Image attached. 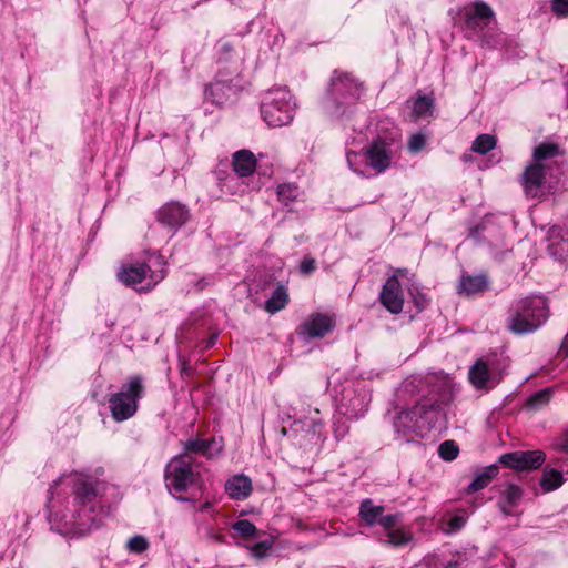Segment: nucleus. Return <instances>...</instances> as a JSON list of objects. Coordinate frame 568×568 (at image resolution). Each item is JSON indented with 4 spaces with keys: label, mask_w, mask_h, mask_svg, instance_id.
<instances>
[{
    "label": "nucleus",
    "mask_w": 568,
    "mask_h": 568,
    "mask_svg": "<svg viewBox=\"0 0 568 568\" xmlns=\"http://www.w3.org/2000/svg\"><path fill=\"white\" fill-rule=\"evenodd\" d=\"M453 379L444 373L409 376L397 389L402 400L414 399L413 407H396L393 427L397 440L412 443L424 438L433 428L443 427L446 414L443 406L450 402Z\"/></svg>",
    "instance_id": "nucleus-1"
},
{
    "label": "nucleus",
    "mask_w": 568,
    "mask_h": 568,
    "mask_svg": "<svg viewBox=\"0 0 568 568\" xmlns=\"http://www.w3.org/2000/svg\"><path fill=\"white\" fill-rule=\"evenodd\" d=\"M371 140L358 149L355 141L347 143L345 159L348 169L365 179L385 173L397 160L400 150L399 130L388 119L369 123Z\"/></svg>",
    "instance_id": "nucleus-2"
},
{
    "label": "nucleus",
    "mask_w": 568,
    "mask_h": 568,
    "mask_svg": "<svg viewBox=\"0 0 568 568\" xmlns=\"http://www.w3.org/2000/svg\"><path fill=\"white\" fill-rule=\"evenodd\" d=\"M559 155L560 150L554 143H541L535 148L532 162L526 166L520 180L526 196L540 199L567 187L566 180L561 182L565 169L557 159Z\"/></svg>",
    "instance_id": "nucleus-3"
},
{
    "label": "nucleus",
    "mask_w": 568,
    "mask_h": 568,
    "mask_svg": "<svg viewBox=\"0 0 568 568\" xmlns=\"http://www.w3.org/2000/svg\"><path fill=\"white\" fill-rule=\"evenodd\" d=\"M335 414L333 433L337 440L344 438L348 432V422L357 420L368 412L372 399V389L363 378H345L339 389L333 387Z\"/></svg>",
    "instance_id": "nucleus-4"
},
{
    "label": "nucleus",
    "mask_w": 568,
    "mask_h": 568,
    "mask_svg": "<svg viewBox=\"0 0 568 568\" xmlns=\"http://www.w3.org/2000/svg\"><path fill=\"white\" fill-rule=\"evenodd\" d=\"M363 95L364 85L357 78L336 70L331 77L323 108L329 116L343 119L354 112Z\"/></svg>",
    "instance_id": "nucleus-5"
},
{
    "label": "nucleus",
    "mask_w": 568,
    "mask_h": 568,
    "mask_svg": "<svg viewBox=\"0 0 568 568\" xmlns=\"http://www.w3.org/2000/svg\"><path fill=\"white\" fill-rule=\"evenodd\" d=\"M549 317L546 297L530 295L514 301L508 310L507 328L515 335L535 333Z\"/></svg>",
    "instance_id": "nucleus-6"
},
{
    "label": "nucleus",
    "mask_w": 568,
    "mask_h": 568,
    "mask_svg": "<svg viewBox=\"0 0 568 568\" xmlns=\"http://www.w3.org/2000/svg\"><path fill=\"white\" fill-rule=\"evenodd\" d=\"M166 276L165 262L161 256H152L149 262L123 264L116 273V278L125 286L139 291H151Z\"/></svg>",
    "instance_id": "nucleus-7"
},
{
    "label": "nucleus",
    "mask_w": 568,
    "mask_h": 568,
    "mask_svg": "<svg viewBox=\"0 0 568 568\" xmlns=\"http://www.w3.org/2000/svg\"><path fill=\"white\" fill-rule=\"evenodd\" d=\"M296 101L286 88L268 90L261 103V114L268 126L288 125L296 112Z\"/></svg>",
    "instance_id": "nucleus-8"
},
{
    "label": "nucleus",
    "mask_w": 568,
    "mask_h": 568,
    "mask_svg": "<svg viewBox=\"0 0 568 568\" xmlns=\"http://www.w3.org/2000/svg\"><path fill=\"white\" fill-rule=\"evenodd\" d=\"M143 394V378L140 375L130 376L121 389L109 398L112 418L115 422H124L134 416Z\"/></svg>",
    "instance_id": "nucleus-9"
},
{
    "label": "nucleus",
    "mask_w": 568,
    "mask_h": 568,
    "mask_svg": "<svg viewBox=\"0 0 568 568\" xmlns=\"http://www.w3.org/2000/svg\"><path fill=\"white\" fill-rule=\"evenodd\" d=\"M282 433L290 437L294 444L305 449L320 446L325 440L324 425L318 410H315L311 416L295 419L288 428L283 427Z\"/></svg>",
    "instance_id": "nucleus-10"
},
{
    "label": "nucleus",
    "mask_w": 568,
    "mask_h": 568,
    "mask_svg": "<svg viewBox=\"0 0 568 568\" xmlns=\"http://www.w3.org/2000/svg\"><path fill=\"white\" fill-rule=\"evenodd\" d=\"M195 459L189 454H181L170 460L165 468L166 486L174 493H183L197 476Z\"/></svg>",
    "instance_id": "nucleus-11"
},
{
    "label": "nucleus",
    "mask_w": 568,
    "mask_h": 568,
    "mask_svg": "<svg viewBox=\"0 0 568 568\" xmlns=\"http://www.w3.org/2000/svg\"><path fill=\"white\" fill-rule=\"evenodd\" d=\"M234 174H229L221 181L220 187L222 192L232 194H243L246 186L243 185V178L251 175L256 168V159L248 150H240L233 154Z\"/></svg>",
    "instance_id": "nucleus-12"
},
{
    "label": "nucleus",
    "mask_w": 568,
    "mask_h": 568,
    "mask_svg": "<svg viewBox=\"0 0 568 568\" xmlns=\"http://www.w3.org/2000/svg\"><path fill=\"white\" fill-rule=\"evenodd\" d=\"M500 464L517 470L536 469L545 462V454L540 450L514 452L504 454L499 458Z\"/></svg>",
    "instance_id": "nucleus-13"
},
{
    "label": "nucleus",
    "mask_w": 568,
    "mask_h": 568,
    "mask_svg": "<svg viewBox=\"0 0 568 568\" xmlns=\"http://www.w3.org/2000/svg\"><path fill=\"white\" fill-rule=\"evenodd\" d=\"M494 20L491 8L483 1H476L465 8V26L479 33Z\"/></svg>",
    "instance_id": "nucleus-14"
},
{
    "label": "nucleus",
    "mask_w": 568,
    "mask_h": 568,
    "mask_svg": "<svg viewBox=\"0 0 568 568\" xmlns=\"http://www.w3.org/2000/svg\"><path fill=\"white\" fill-rule=\"evenodd\" d=\"M335 326L333 316L322 313L312 314L300 327V335L307 338H321Z\"/></svg>",
    "instance_id": "nucleus-15"
},
{
    "label": "nucleus",
    "mask_w": 568,
    "mask_h": 568,
    "mask_svg": "<svg viewBox=\"0 0 568 568\" xmlns=\"http://www.w3.org/2000/svg\"><path fill=\"white\" fill-rule=\"evenodd\" d=\"M468 377L476 389L494 388L500 381L493 368L484 359H478L469 368Z\"/></svg>",
    "instance_id": "nucleus-16"
},
{
    "label": "nucleus",
    "mask_w": 568,
    "mask_h": 568,
    "mask_svg": "<svg viewBox=\"0 0 568 568\" xmlns=\"http://www.w3.org/2000/svg\"><path fill=\"white\" fill-rule=\"evenodd\" d=\"M379 301L383 306L393 314H398L403 310L404 296L396 276H392L386 281L379 293Z\"/></svg>",
    "instance_id": "nucleus-17"
},
{
    "label": "nucleus",
    "mask_w": 568,
    "mask_h": 568,
    "mask_svg": "<svg viewBox=\"0 0 568 568\" xmlns=\"http://www.w3.org/2000/svg\"><path fill=\"white\" fill-rule=\"evenodd\" d=\"M187 219V209L179 202L166 203L158 212V220L173 229L183 225Z\"/></svg>",
    "instance_id": "nucleus-18"
},
{
    "label": "nucleus",
    "mask_w": 568,
    "mask_h": 568,
    "mask_svg": "<svg viewBox=\"0 0 568 568\" xmlns=\"http://www.w3.org/2000/svg\"><path fill=\"white\" fill-rule=\"evenodd\" d=\"M225 493L235 500H245L253 490L252 480L244 474H236L230 477L225 485Z\"/></svg>",
    "instance_id": "nucleus-19"
},
{
    "label": "nucleus",
    "mask_w": 568,
    "mask_h": 568,
    "mask_svg": "<svg viewBox=\"0 0 568 568\" xmlns=\"http://www.w3.org/2000/svg\"><path fill=\"white\" fill-rule=\"evenodd\" d=\"M100 486L99 481L89 480L85 477H77L73 480V493L79 504L85 506L92 503L100 494Z\"/></svg>",
    "instance_id": "nucleus-20"
},
{
    "label": "nucleus",
    "mask_w": 568,
    "mask_h": 568,
    "mask_svg": "<svg viewBox=\"0 0 568 568\" xmlns=\"http://www.w3.org/2000/svg\"><path fill=\"white\" fill-rule=\"evenodd\" d=\"M523 497V489L515 484H507L501 490L500 509L506 515H514Z\"/></svg>",
    "instance_id": "nucleus-21"
},
{
    "label": "nucleus",
    "mask_w": 568,
    "mask_h": 568,
    "mask_svg": "<svg viewBox=\"0 0 568 568\" xmlns=\"http://www.w3.org/2000/svg\"><path fill=\"white\" fill-rule=\"evenodd\" d=\"M489 282L485 275H463L459 292L466 295L481 293L488 288Z\"/></svg>",
    "instance_id": "nucleus-22"
},
{
    "label": "nucleus",
    "mask_w": 568,
    "mask_h": 568,
    "mask_svg": "<svg viewBox=\"0 0 568 568\" xmlns=\"http://www.w3.org/2000/svg\"><path fill=\"white\" fill-rule=\"evenodd\" d=\"M384 511V506L376 505L372 499L366 498L361 503L358 515L366 526L372 527L378 524Z\"/></svg>",
    "instance_id": "nucleus-23"
},
{
    "label": "nucleus",
    "mask_w": 568,
    "mask_h": 568,
    "mask_svg": "<svg viewBox=\"0 0 568 568\" xmlns=\"http://www.w3.org/2000/svg\"><path fill=\"white\" fill-rule=\"evenodd\" d=\"M414 121L426 120L434 113V99L427 94H418L412 100Z\"/></svg>",
    "instance_id": "nucleus-24"
},
{
    "label": "nucleus",
    "mask_w": 568,
    "mask_h": 568,
    "mask_svg": "<svg viewBox=\"0 0 568 568\" xmlns=\"http://www.w3.org/2000/svg\"><path fill=\"white\" fill-rule=\"evenodd\" d=\"M467 520L468 513L464 509H458L449 514L448 518L442 521L440 528L447 535L455 534L466 525Z\"/></svg>",
    "instance_id": "nucleus-25"
},
{
    "label": "nucleus",
    "mask_w": 568,
    "mask_h": 568,
    "mask_svg": "<svg viewBox=\"0 0 568 568\" xmlns=\"http://www.w3.org/2000/svg\"><path fill=\"white\" fill-rule=\"evenodd\" d=\"M497 471L498 470L496 466H489L478 471L474 479L469 483L466 491L468 494H473L486 488L493 478L497 475Z\"/></svg>",
    "instance_id": "nucleus-26"
},
{
    "label": "nucleus",
    "mask_w": 568,
    "mask_h": 568,
    "mask_svg": "<svg viewBox=\"0 0 568 568\" xmlns=\"http://www.w3.org/2000/svg\"><path fill=\"white\" fill-rule=\"evenodd\" d=\"M288 303V293L287 288L284 285H278L271 297L265 302V310L274 314L281 310H283Z\"/></svg>",
    "instance_id": "nucleus-27"
},
{
    "label": "nucleus",
    "mask_w": 568,
    "mask_h": 568,
    "mask_svg": "<svg viewBox=\"0 0 568 568\" xmlns=\"http://www.w3.org/2000/svg\"><path fill=\"white\" fill-rule=\"evenodd\" d=\"M564 481L562 473L557 469L547 467L544 470L540 486L545 493H549L558 489L564 484Z\"/></svg>",
    "instance_id": "nucleus-28"
},
{
    "label": "nucleus",
    "mask_w": 568,
    "mask_h": 568,
    "mask_svg": "<svg viewBox=\"0 0 568 568\" xmlns=\"http://www.w3.org/2000/svg\"><path fill=\"white\" fill-rule=\"evenodd\" d=\"M385 542L388 545L399 547L408 544L412 540V534L403 528L395 527L385 532Z\"/></svg>",
    "instance_id": "nucleus-29"
},
{
    "label": "nucleus",
    "mask_w": 568,
    "mask_h": 568,
    "mask_svg": "<svg viewBox=\"0 0 568 568\" xmlns=\"http://www.w3.org/2000/svg\"><path fill=\"white\" fill-rule=\"evenodd\" d=\"M497 140L491 134H480L478 135L471 144V151L478 154H486L489 151L494 150L496 146Z\"/></svg>",
    "instance_id": "nucleus-30"
},
{
    "label": "nucleus",
    "mask_w": 568,
    "mask_h": 568,
    "mask_svg": "<svg viewBox=\"0 0 568 568\" xmlns=\"http://www.w3.org/2000/svg\"><path fill=\"white\" fill-rule=\"evenodd\" d=\"M300 195L298 187L292 183H284L277 187L278 200L286 206L294 202Z\"/></svg>",
    "instance_id": "nucleus-31"
},
{
    "label": "nucleus",
    "mask_w": 568,
    "mask_h": 568,
    "mask_svg": "<svg viewBox=\"0 0 568 568\" xmlns=\"http://www.w3.org/2000/svg\"><path fill=\"white\" fill-rule=\"evenodd\" d=\"M211 446L210 439H190L185 444V452L183 454H189L192 456V454H199L206 456L209 454V449Z\"/></svg>",
    "instance_id": "nucleus-32"
},
{
    "label": "nucleus",
    "mask_w": 568,
    "mask_h": 568,
    "mask_svg": "<svg viewBox=\"0 0 568 568\" xmlns=\"http://www.w3.org/2000/svg\"><path fill=\"white\" fill-rule=\"evenodd\" d=\"M273 547L272 540H262L252 546H247V549L252 557L256 559H263L268 556L271 549Z\"/></svg>",
    "instance_id": "nucleus-33"
},
{
    "label": "nucleus",
    "mask_w": 568,
    "mask_h": 568,
    "mask_svg": "<svg viewBox=\"0 0 568 568\" xmlns=\"http://www.w3.org/2000/svg\"><path fill=\"white\" fill-rule=\"evenodd\" d=\"M459 453V448L454 440H445L439 445L438 454L442 459L450 462L454 460Z\"/></svg>",
    "instance_id": "nucleus-34"
},
{
    "label": "nucleus",
    "mask_w": 568,
    "mask_h": 568,
    "mask_svg": "<svg viewBox=\"0 0 568 568\" xmlns=\"http://www.w3.org/2000/svg\"><path fill=\"white\" fill-rule=\"evenodd\" d=\"M550 396L551 392L549 389L537 392L527 399V406L531 409H537L547 404L550 399Z\"/></svg>",
    "instance_id": "nucleus-35"
},
{
    "label": "nucleus",
    "mask_w": 568,
    "mask_h": 568,
    "mask_svg": "<svg viewBox=\"0 0 568 568\" xmlns=\"http://www.w3.org/2000/svg\"><path fill=\"white\" fill-rule=\"evenodd\" d=\"M233 529L242 537H254L256 527L247 519H240L233 524Z\"/></svg>",
    "instance_id": "nucleus-36"
},
{
    "label": "nucleus",
    "mask_w": 568,
    "mask_h": 568,
    "mask_svg": "<svg viewBox=\"0 0 568 568\" xmlns=\"http://www.w3.org/2000/svg\"><path fill=\"white\" fill-rule=\"evenodd\" d=\"M128 550L134 554H142L149 548V541L144 536L135 535L126 544Z\"/></svg>",
    "instance_id": "nucleus-37"
},
{
    "label": "nucleus",
    "mask_w": 568,
    "mask_h": 568,
    "mask_svg": "<svg viewBox=\"0 0 568 568\" xmlns=\"http://www.w3.org/2000/svg\"><path fill=\"white\" fill-rule=\"evenodd\" d=\"M402 515L399 513L396 514H384L382 515L377 525L382 526L385 529V532L397 527L400 521Z\"/></svg>",
    "instance_id": "nucleus-38"
},
{
    "label": "nucleus",
    "mask_w": 568,
    "mask_h": 568,
    "mask_svg": "<svg viewBox=\"0 0 568 568\" xmlns=\"http://www.w3.org/2000/svg\"><path fill=\"white\" fill-rule=\"evenodd\" d=\"M221 91L226 94V99H230L231 95L236 94L235 85H232L231 83H226L223 80L215 81V103H222L223 101H220L216 99L217 92Z\"/></svg>",
    "instance_id": "nucleus-39"
},
{
    "label": "nucleus",
    "mask_w": 568,
    "mask_h": 568,
    "mask_svg": "<svg viewBox=\"0 0 568 568\" xmlns=\"http://www.w3.org/2000/svg\"><path fill=\"white\" fill-rule=\"evenodd\" d=\"M426 144V135L423 133L413 134L408 142V149L412 153H418Z\"/></svg>",
    "instance_id": "nucleus-40"
},
{
    "label": "nucleus",
    "mask_w": 568,
    "mask_h": 568,
    "mask_svg": "<svg viewBox=\"0 0 568 568\" xmlns=\"http://www.w3.org/2000/svg\"><path fill=\"white\" fill-rule=\"evenodd\" d=\"M551 9L558 17L568 16V0H551Z\"/></svg>",
    "instance_id": "nucleus-41"
},
{
    "label": "nucleus",
    "mask_w": 568,
    "mask_h": 568,
    "mask_svg": "<svg viewBox=\"0 0 568 568\" xmlns=\"http://www.w3.org/2000/svg\"><path fill=\"white\" fill-rule=\"evenodd\" d=\"M316 268V261L313 257H304L300 264V272L304 275H310Z\"/></svg>",
    "instance_id": "nucleus-42"
},
{
    "label": "nucleus",
    "mask_w": 568,
    "mask_h": 568,
    "mask_svg": "<svg viewBox=\"0 0 568 568\" xmlns=\"http://www.w3.org/2000/svg\"><path fill=\"white\" fill-rule=\"evenodd\" d=\"M555 447L564 453H568V435L558 438L555 443Z\"/></svg>",
    "instance_id": "nucleus-43"
},
{
    "label": "nucleus",
    "mask_w": 568,
    "mask_h": 568,
    "mask_svg": "<svg viewBox=\"0 0 568 568\" xmlns=\"http://www.w3.org/2000/svg\"><path fill=\"white\" fill-rule=\"evenodd\" d=\"M430 568H460V562L458 560H449L442 566H438L436 562H429Z\"/></svg>",
    "instance_id": "nucleus-44"
},
{
    "label": "nucleus",
    "mask_w": 568,
    "mask_h": 568,
    "mask_svg": "<svg viewBox=\"0 0 568 568\" xmlns=\"http://www.w3.org/2000/svg\"><path fill=\"white\" fill-rule=\"evenodd\" d=\"M414 301L418 310L425 308L426 305L428 304L426 295L422 293L414 296Z\"/></svg>",
    "instance_id": "nucleus-45"
},
{
    "label": "nucleus",
    "mask_w": 568,
    "mask_h": 568,
    "mask_svg": "<svg viewBox=\"0 0 568 568\" xmlns=\"http://www.w3.org/2000/svg\"><path fill=\"white\" fill-rule=\"evenodd\" d=\"M210 501H205L204 504H202L199 508L200 511H204L206 508L210 507Z\"/></svg>",
    "instance_id": "nucleus-46"
},
{
    "label": "nucleus",
    "mask_w": 568,
    "mask_h": 568,
    "mask_svg": "<svg viewBox=\"0 0 568 568\" xmlns=\"http://www.w3.org/2000/svg\"><path fill=\"white\" fill-rule=\"evenodd\" d=\"M59 483L58 481H54L53 485H51V487L49 488V493L52 495L53 494V488L58 485Z\"/></svg>",
    "instance_id": "nucleus-47"
},
{
    "label": "nucleus",
    "mask_w": 568,
    "mask_h": 568,
    "mask_svg": "<svg viewBox=\"0 0 568 568\" xmlns=\"http://www.w3.org/2000/svg\"><path fill=\"white\" fill-rule=\"evenodd\" d=\"M469 160H470V155H468V154H464L463 155V161L464 162H468Z\"/></svg>",
    "instance_id": "nucleus-48"
},
{
    "label": "nucleus",
    "mask_w": 568,
    "mask_h": 568,
    "mask_svg": "<svg viewBox=\"0 0 568 568\" xmlns=\"http://www.w3.org/2000/svg\"><path fill=\"white\" fill-rule=\"evenodd\" d=\"M282 39H283V36H282V34H277V36L275 37L276 42H280Z\"/></svg>",
    "instance_id": "nucleus-49"
}]
</instances>
